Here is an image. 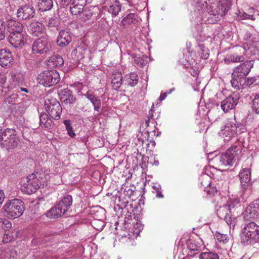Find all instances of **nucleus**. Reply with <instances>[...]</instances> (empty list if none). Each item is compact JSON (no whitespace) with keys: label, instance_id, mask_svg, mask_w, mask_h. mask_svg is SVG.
Here are the masks:
<instances>
[{"label":"nucleus","instance_id":"f257e3e1","mask_svg":"<svg viewBox=\"0 0 259 259\" xmlns=\"http://www.w3.org/2000/svg\"><path fill=\"white\" fill-rule=\"evenodd\" d=\"M239 149L234 146L228 149L225 153L214 158L216 164L224 170L228 166H232L238 159Z\"/></svg>","mask_w":259,"mask_h":259},{"label":"nucleus","instance_id":"f03ea898","mask_svg":"<svg viewBox=\"0 0 259 259\" xmlns=\"http://www.w3.org/2000/svg\"><path fill=\"white\" fill-rule=\"evenodd\" d=\"M241 243L247 245L256 242L259 239V226L253 222L245 225L240 236Z\"/></svg>","mask_w":259,"mask_h":259},{"label":"nucleus","instance_id":"7ed1b4c3","mask_svg":"<svg viewBox=\"0 0 259 259\" xmlns=\"http://www.w3.org/2000/svg\"><path fill=\"white\" fill-rule=\"evenodd\" d=\"M5 215L14 219L21 216L24 210V202L20 199H14L7 202L3 207Z\"/></svg>","mask_w":259,"mask_h":259},{"label":"nucleus","instance_id":"20e7f679","mask_svg":"<svg viewBox=\"0 0 259 259\" xmlns=\"http://www.w3.org/2000/svg\"><path fill=\"white\" fill-rule=\"evenodd\" d=\"M0 139H2L0 141L2 147L8 151L15 149L19 141L16 131L12 128H7L4 130V134Z\"/></svg>","mask_w":259,"mask_h":259},{"label":"nucleus","instance_id":"39448f33","mask_svg":"<svg viewBox=\"0 0 259 259\" xmlns=\"http://www.w3.org/2000/svg\"><path fill=\"white\" fill-rule=\"evenodd\" d=\"M27 181L21 185V191L24 193L31 194L40 187L42 179L38 174H32L26 178Z\"/></svg>","mask_w":259,"mask_h":259},{"label":"nucleus","instance_id":"423d86ee","mask_svg":"<svg viewBox=\"0 0 259 259\" xmlns=\"http://www.w3.org/2000/svg\"><path fill=\"white\" fill-rule=\"evenodd\" d=\"M37 81L45 87H51L58 83L60 80L59 73L55 70H46L39 74Z\"/></svg>","mask_w":259,"mask_h":259},{"label":"nucleus","instance_id":"0eeeda50","mask_svg":"<svg viewBox=\"0 0 259 259\" xmlns=\"http://www.w3.org/2000/svg\"><path fill=\"white\" fill-rule=\"evenodd\" d=\"M205 7L208 13L213 16H223L229 10V8L216 0L205 1Z\"/></svg>","mask_w":259,"mask_h":259},{"label":"nucleus","instance_id":"6e6552de","mask_svg":"<svg viewBox=\"0 0 259 259\" xmlns=\"http://www.w3.org/2000/svg\"><path fill=\"white\" fill-rule=\"evenodd\" d=\"M45 107L50 116L56 120L60 118L62 107L60 103L55 99L51 98L45 100Z\"/></svg>","mask_w":259,"mask_h":259},{"label":"nucleus","instance_id":"1a4fd4ad","mask_svg":"<svg viewBox=\"0 0 259 259\" xmlns=\"http://www.w3.org/2000/svg\"><path fill=\"white\" fill-rule=\"evenodd\" d=\"M241 130V128L237 127L235 123L229 122L222 128L219 134L225 142H229L234 138L238 133H240L241 132L239 131Z\"/></svg>","mask_w":259,"mask_h":259},{"label":"nucleus","instance_id":"9d476101","mask_svg":"<svg viewBox=\"0 0 259 259\" xmlns=\"http://www.w3.org/2000/svg\"><path fill=\"white\" fill-rule=\"evenodd\" d=\"M217 214L221 219L224 220L230 228H233L236 223V218L231 213V211L227 204L219 207L217 210Z\"/></svg>","mask_w":259,"mask_h":259},{"label":"nucleus","instance_id":"9b49d317","mask_svg":"<svg viewBox=\"0 0 259 259\" xmlns=\"http://www.w3.org/2000/svg\"><path fill=\"white\" fill-rule=\"evenodd\" d=\"M246 54L245 44L243 46H238L236 48V51L231 54L228 55L224 59L226 64H229L231 63H238L244 61V55Z\"/></svg>","mask_w":259,"mask_h":259},{"label":"nucleus","instance_id":"f8f14e48","mask_svg":"<svg viewBox=\"0 0 259 259\" xmlns=\"http://www.w3.org/2000/svg\"><path fill=\"white\" fill-rule=\"evenodd\" d=\"M35 10L34 7L30 4H25L21 6L17 10V16L19 19L28 20L34 17Z\"/></svg>","mask_w":259,"mask_h":259},{"label":"nucleus","instance_id":"ddd939ff","mask_svg":"<svg viewBox=\"0 0 259 259\" xmlns=\"http://www.w3.org/2000/svg\"><path fill=\"white\" fill-rule=\"evenodd\" d=\"M244 220L251 221L259 216V202L255 201L247 206L242 213Z\"/></svg>","mask_w":259,"mask_h":259},{"label":"nucleus","instance_id":"4468645a","mask_svg":"<svg viewBox=\"0 0 259 259\" xmlns=\"http://www.w3.org/2000/svg\"><path fill=\"white\" fill-rule=\"evenodd\" d=\"M31 49L33 54H43L50 50V46L47 39L45 37H41L33 42Z\"/></svg>","mask_w":259,"mask_h":259},{"label":"nucleus","instance_id":"2eb2a0df","mask_svg":"<svg viewBox=\"0 0 259 259\" xmlns=\"http://www.w3.org/2000/svg\"><path fill=\"white\" fill-rule=\"evenodd\" d=\"M8 39L11 45L16 48L22 47L26 41V37L23 31L16 33L11 32Z\"/></svg>","mask_w":259,"mask_h":259},{"label":"nucleus","instance_id":"dca6fc26","mask_svg":"<svg viewBox=\"0 0 259 259\" xmlns=\"http://www.w3.org/2000/svg\"><path fill=\"white\" fill-rule=\"evenodd\" d=\"M253 65L251 61H246L234 69L232 75L243 78L250 72Z\"/></svg>","mask_w":259,"mask_h":259},{"label":"nucleus","instance_id":"f3484780","mask_svg":"<svg viewBox=\"0 0 259 259\" xmlns=\"http://www.w3.org/2000/svg\"><path fill=\"white\" fill-rule=\"evenodd\" d=\"M141 19L137 14L130 13L127 14L121 21V23L125 28L135 29L139 25Z\"/></svg>","mask_w":259,"mask_h":259},{"label":"nucleus","instance_id":"a211bd4d","mask_svg":"<svg viewBox=\"0 0 259 259\" xmlns=\"http://www.w3.org/2000/svg\"><path fill=\"white\" fill-rule=\"evenodd\" d=\"M59 96L62 103L66 105L71 106L76 101V98L73 95L72 92L68 88L61 90L59 93Z\"/></svg>","mask_w":259,"mask_h":259},{"label":"nucleus","instance_id":"6ab92c4d","mask_svg":"<svg viewBox=\"0 0 259 259\" xmlns=\"http://www.w3.org/2000/svg\"><path fill=\"white\" fill-rule=\"evenodd\" d=\"M238 98L235 95H231L221 102V107L225 112L233 109L238 103Z\"/></svg>","mask_w":259,"mask_h":259},{"label":"nucleus","instance_id":"aec40b11","mask_svg":"<svg viewBox=\"0 0 259 259\" xmlns=\"http://www.w3.org/2000/svg\"><path fill=\"white\" fill-rule=\"evenodd\" d=\"M13 57L12 53L8 50L0 51V65L3 67H10L13 64Z\"/></svg>","mask_w":259,"mask_h":259},{"label":"nucleus","instance_id":"412c9836","mask_svg":"<svg viewBox=\"0 0 259 259\" xmlns=\"http://www.w3.org/2000/svg\"><path fill=\"white\" fill-rule=\"evenodd\" d=\"M71 40L70 33L65 30H61L59 33L56 42L57 46L63 48L67 46Z\"/></svg>","mask_w":259,"mask_h":259},{"label":"nucleus","instance_id":"4be33fe9","mask_svg":"<svg viewBox=\"0 0 259 259\" xmlns=\"http://www.w3.org/2000/svg\"><path fill=\"white\" fill-rule=\"evenodd\" d=\"M87 0H73L70 4V10L72 15H77L81 13L87 5Z\"/></svg>","mask_w":259,"mask_h":259},{"label":"nucleus","instance_id":"5701e85b","mask_svg":"<svg viewBox=\"0 0 259 259\" xmlns=\"http://www.w3.org/2000/svg\"><path fill=\"white\" fill-rule=\"evenodd\" d=\"M241 185L242 188L245 189L249 185L251 180V169L250 168H242L239 174Z\"/></svg>","mask_w":259,"mask_h":259},{"label":"nucleus","instance_id":"b1692460","mask_svg":"<svg viewBox=\"0 0 259 259\" xmlns=\"http://www.w3.org/2000/svg\"><path fill=\"white\" fill-rule=\"evenodd\" d=\"M45 26L42 23L37 22H31L28 26V31L34 36H38L44 33Z\"/></svg>","mask_w":259,"mask_h":259},{"label":"nucleus","instance_id":"393cba45","mask_svg":"<svg viewBox=\"0 0 259 259\" xmlns=\"http://www.w3.org/2000/svg\"><path fill=\"white\" fill-rule=\"evenodd\" d=\"M248 41H251V44L248 46V44L246 43V54L252 56L259 55V40H254L253 38L250 35L249 37Z\"/></svg>","mask_w":259,"mask_h":259},{"label":"nucleus","instance_id":"a878e982","mask_svg":"<svg viewBox=\"0 0 259 259\" xmlns=\"http://www.w3.org/2000/svg\"><path fill=\"white\" fill-rule=\"evenodd\" d=\"M57 204L65 213L72 206V197L70 195H66Z\"/></svg>","mask_w":259,"mask_h":259},{"label":"nucleus","instance_id":"bb28decb","mask_svg":"<svg viewBox=\"0 0 259 259\" xmlns=\"http://www.w3.org/2000/svg\"><path fill=\"white\" fill-rule=\"evenodd\" d=\"M189 252L188 254L191 257H195L201 250V245L195 240H190L187 242Z\"/></svg>","mask_w":259,"mask_h":259},{"label":"nucleus","instance_id":"cd10ccee","mask_svg":"<svg viewBox=\"0 0 259 259\" xmlns=\"http://www.w3.org/2000/svg\"><path fill=\"white\" fill-rule=\"evenodd\" d=\"M2 259H16L17 251L12 248L0 247Z\"/></svg>","mask_w":259,"mask_h":259},{"label":"nucleus","instance_id":"c85d7f7f","mask_svg":"<svg viewBox=\"0 0 259 259\" xmlns=\"http://www.w3.org/2000/svg\"><path fill=\"white\" fill-rule=\"evenodd\" d=\"M7 26L10 34L11 32H17L22 31L23 30V25L20 22L13 19H10L8 21Z\"/></svg>","mask_w":259,"mask_h":259},{"label":"nucleus","instance_id":"c756f323","mask_svg":"<svg viewBox=\"0 0 259 259\" xmlns=\"http://www.w3.org/2000/svg\"><path fill=\"white\" fill-rule=\"evenodd\" d=\"M85 97L92 103L94 106V109L98 112H101V100L98 97H96L93 94L87 92L85 95Z\"/></svg>","mask_w":259,"mask_h":259},{"label":"nucleus","instance_id":"7c9ffc66","mask_svg":"<svg viewBox=\"0 0 259 259\" xmlns=\"http://www.w3.org/2000/svg\"><path fill=\"white\" fill-rule=\"evenodd\" d=\"M122 4L118 0H115L111 2L110 5L108 8V11L109 13L111 14L112 16H117L119 12L121 10Z\"/></svg>","mask_w":259,"mask_h":259},{"label":"nucleus","instance_id":"2f4dec72","mask_svg":"<svg viewBox=\"0 0 259 259\" xmlns=\"http://www.w3.org/2000/svg\"><path fill=\"white\" fill-rule=\"evenodd\" d=\"M111 84L113 89L118 90L122 84V76L121 72H116L112 75Z\"/></svg>","mask_w":259,"mask_h":259},{"label":"nucleus","instance_id":"473e14b6","mask_svg":"<svg viewBox=\"0 0 259 259\" xmlns=\"http://www.w3.org/2000/svg\"><path fill=\"white\" fill-rule=\"evenodd\" d=\"M39 124L42 127L51 128L53 127V122L52 119L49 118L47 114L41 113L39 116Z\"/></svg>","mask_w":259,"mask_h":259},{"label":"nucleus","instance_id":"72a5a7b5","mask_svg":"<svg viewBox=\"0 0 259 259\" xmlns=\"http://www.w3.org/2000/svg\"><path fill=\"white\" fill-rule=\"evenodd\" d=\"M64 214L62 210L56 204L47 212V216L49 218H57Z\"/></svg>","mask_w":259,"mask_h":259},{"label":"nucleus","instance_id":"f704fd0d","mask_svg":"<svg viewBox=\"0 0 259 259\" xmlns=\"http://www.w3.org/2000/svg\"><path fill=\"white\" fill-rule=\"evenodd\" d=\"M53 6L52 0H40L38 7L39 10L41 12H45L51 10Z\"/></svg>","mask_w":259,"mask_h":259},{"label":"nucleus","instance_id":"c9c22d12","mask_svg":"<svg viewBox=\"0 0 259 259\" xmlns=\"http://www.w3.org/2000/svg\"><path fill=\"white\" fill-rule=\"evenodd\" d=\"M128 84L131 87H135L138 82V75L136 73H131L127 75Z\"/></svg>","mask_w":259,"mask_h":259},{"label":"nucleus","instance_id":"e433bc0d","mask_svg":"<svg viewBox=\"0 0 259 259\" xmlns=\"http://www.w3.org/2000/svg\"><path fill=\"white\" fill-rule=\"evenodd\" d=\"M198 257L199 259H219L218 254L213 252H203Z\"/></svg>","mask_w":259,"mask_h":259},{"label":"nucleus","instance_id":"4c0bfd02","mask_svg":"<svg viewBox=\"0 0 259 259\" xmlns=\"http://www.w3.org/2000/svg\"><path fill=\"white\" fill-rule=\"evenodd\" d=\"M51 60L52 65L56 67H61L64 63L62 57L59 55L54 56L52 58Z\"/></svg>","mask_w":259,"mask_h":259},{"label":"nucleus","instance_id":"58836bf2","mask_svg":"<svg viewBox=\"0 0 259 259\" xmlns=\"http://www.w3.org/2000/svg\"><path fill=\"white\" fill-rule=\"evenodd\" d=\"M20 101L18 95L16 94H13L9 96L5 99L6 103L11 105L18 104Z\"/></svg>","mask_w":259,"mask_h":259},{"label":"nucleus","instance_id":"ea45409f","mask_svg":"<svg viewBox=\"0 0 259 259\" xmlns=\"http://www.w3.org/2000/svg\"><path fill=\"white\" fill-rule=\"evenodd\" d=\"M232 79L231 80V84L233 88L234 89L239 90L241 85V79L240 77H234L232 75Z\"/></svg>","mask_w":259,"mask_h":259},{"label":"nucleus","instance_id":"a19ab883","mask_svg":"<svg viewBox=\"0 0 259 259\" xmlns=\"http://www.w3.org/2000/svg\"><path fill=\"white\" fill-rule=\"evenodd\" d=\"M60 23V20L59 18L56 17H53L50 18L47 22V26L50 27H57Z\"/></svg>","mask_w":259,"mask_h":259},{"label":"nucleus","instance_id":"79ce46f5","mask_svg":"<svg viewBox=\"0 0 259 259\" xmlns=\"http://www.w3.org/2000/svg\"><path fill=\"white\" fill-rule=\"evenodd\" d=\"M15 239L14 236L10 230H6L4 233L3 241L5 243H8Z\"/></svg>","mask_w":259,"mask_h":259},{"label":"nucleus","instance_id":"37998d69","mask_svg":"<svg viewBox=\"0 0 259 259\" xmlns=\"http://www.w3.org/2000/svg\"><path fill=\"white\" fill-rule=\"evenodd\" d=\"M252 108L253 112L259 114V96L256 95L252 100Z\"/></svg>","mask_w":259,"mask_h":259},{"label":"nucleus","instance_id":"c03bdc74","mask_svg":"<svg viewBox=\"0 0 259 259\" xmlns=\"http://www.w3.org/2000/svg\"><path fill=\"white\" fill-rule=\"evenodd\" d=\"M215 237L218 241L223 244H226L229 240V238L226 234L218 233L215 234Z\"/></svg>","mask_w":259,"mask_h":259},{"label":"nucleus","instance_id":"a18cd8bd","mask_svg":"<svg viewBox=\"0 0 259 259\" xmlns=\"http://www.w3.org/2000/svg\"><path fill=\"white\" fill-rule=\"evenodd\" d=\"M81 13L82 14V18L84 20H89L91 18L93 15L92 11L87 8H84L83 9V11L81 12Z\"/></svg>","mask_w":259,"mask_h":259},{"label":"nucleus","instance_id":"49530a36","mask_svg":"<svg viewBox=\"0 0 259 259\" xmlns=\"http://www.w3.org/2000/svg\"><path fill=\"white\" fill-rule=\"evenodd\" d=\"M6 36V26L5 22L0 20V40L5 39Z\"/></svg>","mask_w":259,"mask_h":259},{"label":"nucleus","instance_id":"de8ad7c7","mask_svg":"<svg viewBox=\"0 0 259 259\" xmlns=\"http://www.w3.org/2000/svg\"><path fill=\"white\" fill-rule=\"evenodd\" d=\"M240 202V200L238 198H233L230 199L229 201L227 202V205L230 209L234 208L237 205H238Z\"/></svg>","mask_w":259,"mask_h":259},{"label":"nucleus","instance_id":"09e8293b","mask_svg":"<svg viewBox=\"0 0 259 259\" xmlns=\"http://www.w3.org/2000/svg\"><path fill=\"white\" fill-rule=\"evenodd\" d=\"M47 241V240L44 239L43 237H35L31 241L32 244L34 245H38L42 244Z\"/></svg>","mask_w":259,"mask_h":259},{"label":"nucleus","instance_id":"8fccbe9b","mask_svg":"<svg viewBox=\"0 0 259 259\" xmlns=\"http://www.w3.org/2000/svg\"><path fill=\"white\" fill-rule=\"evenodd\" d=\"M64 124L66 125V130L67 131L68 135L71 137H74L75 135V133H74L72 127L70 125V124L69 123V121L67 120L64 121Z\"/></svg>","mask_w":259,"mask_h":259},{"label":"nucleus","instance_id":"3c124183","mask_svg":"<svg viewBox=\"0 0 259 259\" xmlns=\"http://www.w3.org/2000/svg\"><path fill=\"white\" fill-rule=\"evenodd\" d=\"M239 17L242 19H250L252 20H255V17L253 15H249L245 12H239L238 15Z\"/></svg>","mask_w":259,"mask_h":259},{"label":"nucleus","instance_id":"603ef678","mask_svg":"<svg viewBox=\"0 0 259 259\" xmlns=\"http://www.w3.org/2000/svg\"><path fill=\"white\" fill-rule=\"evenodd\" d=\"M207 185L209 186V188H205L204 191H206L209 195H214L215 193L217 192V189L215 188H214L213 187H211V185L210 183L207 184Z\"/></svg>","mask_w":259,"mask_h":259},{"label":"nucleus","instance_id":"864d4df0","mask_svg":"<svg viewBox=\"0 0 259 259\" xmlns=\"http://www.w3.org/2000/svg\"><path fill=\"white\" fill-rule=\"evenodd\" d=\"M7 77L5 74L0 75V92H3L4 87L3 85L7 81Z\"/></svg>","mask_w":259,"mask_h":259},{"label":"nucleus","instance_id":"5fc2aeb1","mask_svg":"<svg viewBox=\"0 0 259 259\" xmlns=\"http://www.w3.org/2000/svg\"><path fill=\"white\" fill-rule=\"evenodd\" d=\"M199 46L202 51L201 57L205 60L208 59L209 56L208 50L207 49L204 50V47L202 45Z\"/></svg>","mask_w":259,"mask_h":259},{"label":"nucleus","instance_id":"6e6d98bb","mask_svg":"<svg viewBox=\"0 0 259 259\" xmlns=\"http://www.w3.org/2000/svg\"><path fill=\"white\" fill-rule=\"evenodd\" d=\"M73 0H60V5L61 7L65 8L69 6V4H71V2H72Z\"/></svg>","mask_w":259,"mask_h":259},{"label":"nucleus","instance_id":"4d7b16f0","mask_svg":"<svg viewBox=\"0 0 259 259\" xmlns=\"http://www.w3.org/2000/svg\"><path fill=\"white\" fill-rule=\"evenodd\" d=\"M256 81L255 77H249L245 79V83L247 85H251Z\"/></svg>","mask_w":259,"mask_h":259},{"label":"nucleus","instance_id":"13d9d810","mask_svg":"<svg viewBox=\"0 0 259 259\" xmlns=\"http://www.w3.org/2000/svg\"><path fill=\"white\" fill-rule=\"evenodd\" d=\"M5 199V195L4 192L0 190V205H1Z\"/></svg>","mask_w":259,"mask_h":259},{"label":"nucleus","instance_id":"bf43d9fd","mask_svg":"<svg viewBox=\"0 0 259 259\" xmlns=\"http://www.w3.org/2000/svg\"><path fill=\"white\" fill-rule=\"evenodd\" d=\"M156 192V197L159 198L163 197V195L162 194L161 189L159 190L158 191H157Z\"/></svg>","mask_w":259,"mask_h":259},{"label":"nucleus","instance_id":"052dcab7","mask_svg":"<svg viewBox=\"0 0 259 259\" xmlns=\"http://www.w3.org/2000/svg\"><path fill=\"white\" fill-rule=\"evenodd\" d=\"M167 95V93H166V92L160 95V96L159 97V100L160 101L163 100L166 97Z\"/></svg>","mask_w":259,"mask_h":259},{"label":"nucleus","instance_id":"680f3d73","mask_svg":"<svg viewBox=\"0 0 259 259\" xmlns=\"http://www.w3.org/2000/svg\"><path fill=\"white\" fill-rule=\"evenodd\" d=\"M153 189L156 192L159 190L161 189L160 186L159 185H155L153 186Z\"/></svg>","mask_w":259,"mask_h":259},{"label":"nucleus","instance_id":"e2e57ef3","mask_svg":"<svg viewBox=\"0 0 259 259\" xmlns=\"http://www.w3.org/2000/svg\"><path fill=\"white\" fill-rule=\"evenodd\" d=\"M4 134V131H3V129L2 126H0V138L2 137V135ZM2 139H0V141H1Z\"/></svg>","mask_w":259,"mask_h":259},{"label":"nucleus","instance_id":"0e129e2a","mask_svg":"<svg viewBox=\"0 0 259 259\" xmlns=\"http://www.w3.org/2000/svg\"><path fill=\"white\" fill-rule=\"evenodd\" d=\"M153 111L151 109L149 112V117H152L153 116Z\"/></svg>","mask_w":259,"mask_h":259},{"label":"nucleus","instance_id":"69168bd1","mask_svg":"<svg viewBox=\"0 0 259 259\" xmlns=\"http://www.w3.org/2000/svg\"><path fill=\"white\" fill-rule=\"evenodd\" d=\"M20 89L22 91H23L25 93H28L29 92L28 89H27L26 88H21Z\"/></svg>","mask_w":259,"mask_h":259},{"label":"nucleus","instance_id":"338daca9","mask_svg":"<svg viewBox=\"0 0 259 259\" xmlns=\"http://www.w3.org/2000/svg\"><path fill=\"white\" fill-rule=\"evenodd\" d=\"M150 122V118L148 120H146L145 124L146 126H148Z\"/></svg>","mask_w":259,"mask_h":259},{"label":"nucleus","instance_id":"774afa93","mask_svg":"<svg viewBox=\"0 0 259 259\" xmlns=\"http://www.w3.org/2000/svg\"><path fill=\"white\" fill-rule=\"evenodd\" d=\"M222 95H223V93L222 92H220L219 93H218L217 94H216V96L218 98L219 96V97H221L222 96Z\"/></svg>","mask_w":259,"mask_h":259}]
</instances>
